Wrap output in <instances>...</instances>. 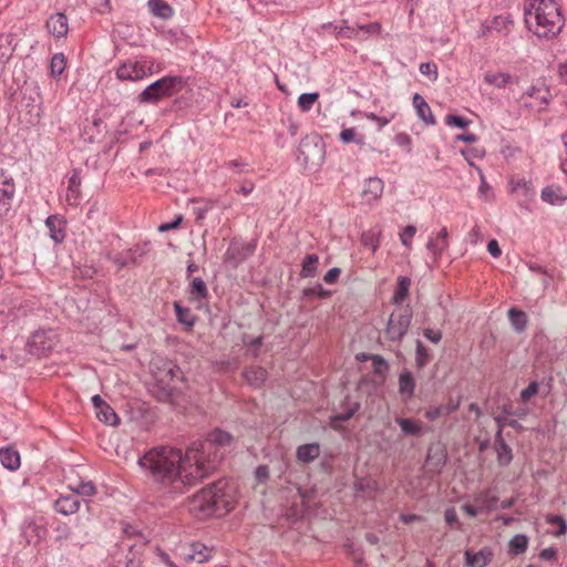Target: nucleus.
I'll return each mask as SVG.
<instances>
[{"label":"nucleus","mask_w":567,"mask_h":567,"mask_svg":"<svg viewBox=\"0 0 567 567\" xmlns=\"http://www.w3.org/2000/svg\"><path fill=\"white\" fill-rule=\"evenodd\" d=\"M96 413L97 419L106 425L116 426L120 424V417L115 413L114 409L109 404H105Z\"/></svg>","instance_id":"nucleus-42"},{"label":"nucleus","mask_w":567,"mask_h":567,"mask_svg":"<svg viewBox=\"0 0 567 567\" xmlns=\"http://www.w3.org/2000/svg\"><path fill=\"white\" fill-rule=\"evenodd\" d=\"M66 66V58L63 53H55L50 62V73L51 76L56 79L59 78Z\"/></svg>","instance_id":"nucleus-48"},{"label":"nucleus","mask_w":567,"mask_h":567,"mask_svg":"<svg viewBox=\"0 0 567 567\" xmlns=\"http://www.w3.org/2000/svg\"><path fill=\"white\" fill-rule=\"evenodd\" d=\"M13 34H0V71L3 70L16 50V44H13Z\"/></svg>","instance_id":"nucleus-27"},{"label":"nucleus","mask_w":567,"mask_h":567,"mask_svg":"<svg viewBox=\"0 0 567 567\" xmlns=\"http://www.w3.org/2000/svg\"><path fill=\"white\" fill-rule=\"evenodd\" d=\"M509 192L516 195L520 205L530 200L535 194L532 179H509Z\"/></svg>","instance_id":"nucleus-13"},{"label":"nucleus","mask_w":567,"mask_h":567,"mask_svg":"<svg viewBox=\"0 0 567 567\" xmlns=\"http://www.w3.org/2000/svg\"><path fill=\"white\" fill-rule=\"evenodd\" d=\"M494 447L497 453V463L499 466L505 467L511 464L513 460L512 447L505 442L502 434V425L495 434Z\"/></svg>","instance_id":"nucleus-17"},{"label":"nucleus","mask_w":567,"mask_h":567,"mask_svg":"<svg viewBox=\"0 0 567 567\" xmlns=\"http://www.w3.org/2000/svg\"><path fill=\"white\" fill-rule=\"evenodd\" d=\"M45 534L47 529L41 526H38L34 523H29L23 529V535L28 544L40 540L41 538L44 537Z\"/></svg>","instance_id":"nucleus-45"},{"label":"nucleus","mask_w":567,"mask_h":567,"mask_svg":"<svg viewBox=\"0 0 567 567\" xmlns=\"http://www.w3.org/2000/svg\"><path fill=\"white\" fill-rule=\"evenodd\" d=\"M80 499L79 497L71 493L66 495H60V497L54 502V509L62 515H71L79 511L80 508Z\"/></svg>","instance_id":"nucleus-20"},{"label":"nucleus","mask_w":567,"mask_h":567,"mask_svg":"<svg viewBox=\"0 0 567 567\" xmlns=\"http://www.w3.org/2000/svg\"><path fill=\"white\" fill-rule=\"evenodd\" d=\"M147 543L148 540L145 536H140L138 540L133 543L121 542L122 547L128 550L124 560V567H141V557Z\"/></svg>","instance_id":"nucleus-11"},{"label":"nucleus","mask_w":567,"mask_h":567,"mask_svg":"<svg viewBox=\"0 0 567 567\" xmlns=\"http://www.w3.org/2000/svg\"><path fill=\"white\" fill-rule=\"evenodd\" d=\"M525 22L529 29L535 22V34L539 38L560 33L565 19L556 0H527L524 7Z\"/></svg>","instance_id":"nucleus-3"},{"label":"nucleus","mask_w":567,"mask_h":567,"mask_svg":"<svg viewBox=\"0 0 567 567\" xmlns=\"http://www.w3.org/2000/svg\"><path fill=\"white\" fill-rule=\"evenodd\" d=\"M474 502L478 505L481 512H489L496 508L498 497L488 495V493H482L474 498Z\"/></svg>","instance_id":"nucleus-46"},{"label":"nucleus","mask_w":567,"mask_h":567,"mask_svg":"<svg viewBox=\"0 0 567 567\" xmlns=\"http://www.w3.org/2000/svg\"><path fill=\"white\" fill-rule=\"evenodd\" d=\"M383 188V179H364L361 196L364 202L371 203L381 197Z\"/></svg>","instance_id":"nucleus-23"},{"label":"nucleus","mask_w":567,"mask_h":567,"mask_svg":"<svg viewBox=\"0 0 567 567\" xmlns=\"http://www.w3.org/2000/svg\"><path fill=\"white\" fill-rule=\"evenodd\" d=\"M512 25H513V20H511L508 17L497 16L493 19L489 28L501 32V31H508L509 27H512Z\"/></svg>","instance_id":"nucleus-58"},{"label":"nucleus","mask_w":567,"mask_h":567,"mask_svg":"<svg viewBox=\"0 0 567 567\" xmlns=\"http://www.w3.org/2000/svg\"><path fill=\"white\" fill-rule=\"evenodd\" d=\"M154 382L150 384L151 394L159 402H169L175 393L176 384L154 373Z\"/></svg>","instance_id":"nucleus-12"},{"label":"nucleus","mask_w":567,"mask_h":567,"mask_svg":"<svg viewBox=\"0 0 567 567\" xmlns=\"http://www.w3.org/2000/svg\"><path fill=\"white\" fill-rule=\"evenodd\" d=\"M185 84L186 82L182 76H164L145 87L138 95V102L156 104L165 97H171L179 93Z\"/></svg>","instance_id":"nucleus-5"},{"label":"nucleus","mask_w":567,"mask_h":567,"mask_svg":"<svg viewBox=\"0 0 567 567\" xmlns=\"http://www.w3.org/2000/svg\"><path fill=\"white\" fill-rule=\"evenodd\" d=\"M45 226L49 229V235L55 244H60L65 238V220L59 215H50L45 219Z\"/></svg>","instance_id":"nucleus-22"},{"label":"nucleus","mask_w":567,"mask_h":567,"mask_svg":"<svg viewBox=\"0 0 567 567\" xmlns=\"http://www.w3.org/2000/svg\"><path fill=\"white\" fill-rule=\"evenodd\" d=\"M81 179H69L66 199L70 205H78L81 198Z\"/></svg>","instance_id":"nucleus-52"},{"label":"nucleus","mask_w":567,"mask_h":567,"mask_svg":"<svg viewBox=\"0 0 567 567\" xmlns=\"http://www.w3.org/2000/svg\"><path fill=\"white\" fill-rule=\"evenodd\" d=\"M303 295L307 297H319L320 299H326L330 297L331 292L326 290L320 284H317L315 287L306 288L303 290Z\"/></svg>","instance_id":"nucleus-59"},{"label":"nucleus","mask_w":567,"mask_h":567,"mask_svg":"<svg viewBox=\"0 0 567 567\" xmlns=\"http://www.w3.org/2000/svg\"><path fill=\"white\" fill-rule=\"evenodd\" d=\"M396 282L395 291L392 296V303L400 306L402 305L409 296L411 279L406 276H399Z\"/></svg>","instance_id":"nucleus-37"},{"label":"nucleus","mask_w":567,"mask_h":567,"mask_svg":"<svg viewBox=\"0 0 567 567\" xmlns=\"http://www.w3.org/2000/svg\"><path fill=\"white\" fill-rule=\"evenodd\" d=\"M447 247L449 233L446 227H443L436 237L431 238L426 244V248L432 254L434 261L442 257V254L447 249Z\"/></svg>","instance_id":"nucleus-19"},{"label":"nucleus","mask_w":567,"mask_h":567,"mask_svg":"<svg viewBox=\"0 0 567 567\" xmlns=\"http://www.w3.org/2000/svg\"><path fill=\"white\" fill-rule=\"evenodd\" d=\"M319 265V257L316 254H308L302 260V268L300 271V276L302 278H312L317 275V269Z\"/></svg>","instance_id":"nucleus-41"},{"label":"nucleus","mask_w":567,"mask_h":567,"mask_svg":"<svg viewBox=\"0 0 567 567\" xmlns=\"http://www.w3.org/2000/svg\"><path fill=\"white\" fill-rule=\"evenodd\" d=\"M159 377L166 379L169 383L175 384L176 380L182 378L181 368L173 363L172 361L165 362L162 368H158V371L155 372Z\"/></svg>","instance_id":"nucleus-39"},{"label":"nucleus","mask_w":567,"mask_h":567,"mask_svg":"<svg viewBox=\"0 0 567 567\" xmlns=\"http://www.w3.org/2000/svg\"><path fill=\"white\" fill-rule=\"evenodd\" d=\"M264 342V336L252 338L249 334L243 336V343L250 349L252 358H258L260 353V347Z\"/></svg>","instance_id":"nucleus-51"},{"label":"nucleus","mask_w":567,"mask_h":567,"mask_svg":"<svg viewBox=\"0 0 567 567\" xmlns=\"http://www.w3.org/2000/svg\"><path fill=\"white\" fill-rule=\"evenodd\" d=\"M395 422L405 436L419 437L423 434V424L419 420L398 416L395 417Z\"/></svg>","instance_id":"nucleus-29"},{"label":"nucleus","mask_w":567,"mask_h":567,"mask_svg":"<svg viewBox=\"0 0 567 567\" xmlns=\"http://www.w3.org/2000/svg\"><path fill=\"white\" fill-rule=\"evenodd\" d=\"M241 374L245 381L255 389H260L268 378L267 370L261 365L246 367Z\"/></svg>","instance_id":"nucleus-18"},{"label":"nucleus","mask_w":567,"mask_h":567,"mask_svg":"<svg viewBox=\"0 0 567 567\" xmlns=\"http://www.w3.org/2000/svg\"><path fill=\"white\" fill-rule=\"evenodd\" d=\"M187 456L188 449L183 453L177 447L157 445L140 455L137 465L158 493L175 497L203 480L200 468Z\"/></svg>","instance_id":"nucleus-1"},{"label":"nucleus","mask_w":567,"mask_h":567,"mask_svg":"<svg viewBox=\"0 0 567 567\" xmlns=\"http://www.w3.org/2000/svg\"><path fill=\"white\" fill-rule=\"evenodd\" d=\"M147 61H126L122 63L116 70L117 79L124 81H137L142 80L147 75Z\"/></svg>","instance_id":"nucleus-8"},{"label":"nucleus","mask_w":567,"mask_h":567,"mask_svg":"<svg viewBox=\"0 0 567 567\" xmlns=\"http://www.w3.org/2000/svg\"><path fill=\"white\" fill-rule=\"evenodd\" d=\"M512 76L508 73H491L487 72L484 81L498 89L505 87L511 82Z\"/></svg>","instance_id":"nucleus-49"},{"label":"nucleus","mask_w":567,"mask_h":567,"mask_svg":"<svg viewBox=\"0 0 567 567\" xmlns=\"http://www.w3.org/2000/svg\"><path fill=\"white\" fill-rule=\"evenodd\" d=\"M542 199L550 205H563L567 200V193L560 187L554 185L547 186L542 190Z\"/></svg>","instance_id":"nucleus-33"},{"label":"nucleus","mask_w":567,"mask_h":567,"mask_svg":"<svg viewBox=\"0 0 567 567\" xmlns=\"http://www.w3.org/2000/svg\"><path fill=\"white\" fill-rule=\"evenodd\" d=\"M419 71L423 75L432 76V80L435 81L437 79V66L434 62L421 63L419 66Z\"/></svg>","instance_id":"nucleus-62"},{"label":"nucleus","mask_w":567,"mask_h":567,"mask_svg":"<svg viewBox=\"0 0 567 567\" xmlns=\"http://www.w3.org/2000/svg\"><path fill=\"white\" fill-rule=\"evenodd\" d=\"M147 8L154 17L163 20H168L174 14L173 8L164 0H148Z\"/></svg>","instance_id":"nucleus-35"},{"label":"nucleus","mask_w":567,"mask_h":567,"mask_svg":"<svg viewBox=\"0 0 567 567\" xmlns=\"http://www.w3.org/2000/svg\"><path fill=\"white\" fill-rule=\"evenodd\" d=\"M416 233V228L413 225L406 226L403 231L400 234V239L403 246L409 247L411 245V240Z\"/></svg>","instance_id":"nucleus-63"},{"label":"nucleus","mask_w":567,"mask_h":567,"mask_svg":"<svg viewBox=\"0 0 567 567\" xmlns=\"http://www.w3.org/2000/svg\"><path fill=\"white\" fill-rule=\"evenodd\" d=\"M354 491L371 495L377 491V483L368 478H359L354 482Z\"/></svg>","instance_id":"nucleus-54"},{"label":"nucleus","mask_w":567,"mask_h":567,"mask_svg":"<svg viewBox=\"0 0 567 567\" xmlns=\"http://www.w3.org/2000/svg\"><path fill=\"white\" fill-rule=\"evenodd\" d=\"M233 441L230 433L216 429L204 441L193 442L188 446L187 457L194 460L195 465L200 468L203 480L217 470Z\"/></svg>","instance_id":"nucleus-2"},{"label":"nucleus","mask_w":567,"mask_h":567,"mask_svg":"<svg viewBox=\"0 0 567 567\" xmlns=\"http://www.w3.org/2000/svg\"><path fill=\"white\" fill-rule=\"evenodd\" d=\"M174 310L177 321L181 324H184L187 331L193 330L196 322V316L192 312V310L187 307H183L178 301L174 302Z\"/></svg>","instance_id":"nucleus-36"},{"label":"nucleus","mask_w":567,"mask_h":567,"mask_svg":"<svg viewBox=\"0 0 567 567\" xmlns=\"http://www.w3.org/2000/svg\"><path fill=\"white\" fill-rule=\"evenodd\" d=\"M320 455L319 443L302 444L297 447L296 457L300 463L309 464Z\"/></svg>","instance_id":"nucleus-26"},{"label":"nucleus","mask_w":567,"mask_h":567,"mask_svg":"<svg viewBox=\"0 0 567 567\" xmlns=\"http://www.w3.org/2000/svg\"><path fill=\"white\" fill-rule=\"evenodd\" d=\"M45 27L55 39L64 38L69 32L68 17L63 12H56L49 17Z\"/></svg>","instance_id":"nucleus-14"},{"label":"nucleus","mask_w":567,"mask_h":567,"mask_svg":"<svg viewBox=\"0 0 567 567\" xmlns=\"http://www.w3.org/2000/svg\"><path fill=\"white\" fill-rule=\"evenodd\" d=\"M14 193L13 179H0V218L11 209Z\"/></svg>","instance_id":"nucleus-15"},{"label":"nucleus","mask_w":567,"mask_h":567,"mask_svg":"<svg viewBox=\"0 0 567 567\" xmlns=\"http://www.w3.org/2000/svg\"><path fill=\"white\" fill-rule=\"evenodd\" d=\"M124 537L122 542L126 543H133L135 540H138L140 536H144L140 529L132 525H125L123 528Z\"/></svg>","instance_id":"nucleus-61"},{"label":"nucleus","mask_w":567,"mask_h":567,"mask_svg":"<svg viewBox=\"0 0 567 567\" xmlns=\"http://www.w3.org/2000/svg\"><path fill=\"white\" fill-rule=\"evenodd\" d=\"M464 557L468 567H486L493 558V550L489 547H483L478 551L466 549Z\"/></svg>","instance_id":"nucleus-16"},{"label":"nucleus","mask_w":567,"mask_h":567,"mask_svg":"<svg viewBox=\"0 0 567 567\" xmlns=\"http://www.w3.org/2000/svg\"><path fill=\"white\" fill-rule=\"evenodd\" d=\"M107 259L115 264L118 270L130 266H136L138 264L136 251L133 249H127L115 255H109Z\"/></svg>","instance_id":"nucleus-32"},{"label":"nucleus","mask_w":567,"mask_h":567,"mask_svg":"<svg viewBox=\"0 0 567 567\" xmlns=\"http://www.w3.org/2000/svg\"><path fill=\"white\" fill-rule=\"evenodd\" d=\"M412 320L410 306L403 308L399 313H392L389 318L385 334L390 341H401L408 333Z\"/></svg>","instance_id":"nucleus-7"},{"label":"nucleus","mask_w":567,"mask_h":567,"mask_svg":"<svg viewBox=\"0 0 567 567\" xmlns=\"http://www.w3.org/2000/svg\"><path fill=\"white\" fill-rule=\"evenodd\" d=\"M213 556V548L207 547L202 543L190 544L188 551L184 554L187 561H196L203 564L208 561Z\"/></svg>","instance_id":"nucleus-21"},{"label":"nucleus","mask_w":567,"mask_h":567,"mask_svg":"<svg viewBox=\"0 0 567 567\" xmlns=\"http://www.w3.org/2000/svg\"><path fill=\"white\" fill-rule=\"evenodd\" d=\"M0 462L3 467L9 471H16L20 467V454L13 446H6L0 449Z\"/></svg>","instance_id":"nucleus-28"},{"label":"nucleus","mask_w":567,"mask_h":567,"mask_svg":"<svg viewBox=\"0 0 567 567\" xmlns=\"http://www.w3.org/2000/svg\"><path fill=\"white\" fill-rule=\"evenodd\" d=\"M299 154L303 156L305 161H308L311 155H320L321 146L318 144L317 135H307L300 141Z\"/></svg>","instance_id":"nucleus-31"},{"label":"nucleus","mask_w":567,"mask_h":567,"mask_svg":"<svg viewBox=\"0 0 567 567\" xmlns=\"http://www.w3.org/2000/svg\"><path fill=\"white\" fill-rule=\"evenodd\" d=\"M189 296L192 300L202 301L204 299H207L208 297V289L205 284V281L199 278L195 277L193 278L190 285H189Z\"/></svg>","instance_id":"nucleus-40"},{"label":"nucleus","mask_w":567,"mask_h":567,"mask_svg":"<svg viewBox=\"0 0 567 567\" xmlns=\"http://www.w3.org/2000/svg\"><path fill=\"white\" fill-rule=\"evenodd\" d=\"M71 491L73 494L84 497L94 496L97 492L95 484L92 481L80 482L75 486H71Z\"/></svg>","instance_id":"nucleus-50"},{"label":"nucleus","mask_w":567,"mask_h":567,"mask_svg":"<svg viewBox=\"0 0 567 567\" xmlns=\"http://www.w3.org/2000/svg\"><path fill=\"white\" fill-rule=\"evenodd\" d=\"M550 99V93L547 87L532 85L523 95V104L526 107H537L538 110L544 109Z\"/></svg>","instance_id":"nucleus-10"},{"label":"nucleus","mask_w":567,"mask_h":567,"mask_svg":"<svg viewBox=\"0 0 567 567\" xmlns=\"http://www.w3.org/2000/svg\"><path fill=\"white\" fill-rule=\"evenodd\" d=\"M413 106L416 110L417 116L429 125H435L436 121L434 115L432 114L431 107L425 101V99L419 94L415 93L413 95Z\"/></svg>","instance_id":"nucleus-25"},{"label":"nucleus","mask_w":567,"mask_h":567,"mask_svg":"<svg viewBox=\"0 0 567 567\" xmlns=\"http://www.w3.org/2000/svg\"><path fill=\"white\" fill-rule=\"evenodd\" d=\"M507 315L511 326L516 332L520 333L526 330L528 319L527 315L523 310H519L517 308H511Z\"/></svg>","instance_id":"nucleus-38"},{"label":"nucleus","mask_w":567,"mask_h":567,"mask_svg":"<svg viewBox=\"0 0 567 567\" xmlns=\"http://www.w3.org/2000/svg\"><path fill=\"white\" fill-rule=\"evenodd\" d=\"M509 553L519 555L526 551L528 547V537L524 534H517L509 540Z\"/></svg>","instance_id":"nucleus-47"},{"label":"nucleus","mask_w":567,"mask_h":567,"mask_svg":"<svg viewBox=\"0 0 567 567\" xmlns=\"http://www.w3.org/2000/svg\"><path fill=\"white\" fill-rule=\"evenodd\" d=\"M381 230L378 228H371L363 233L361 236V243L364 247L370 248L372 252H375L380 245Z\"/></svg>","instance_id":"nucleus-43"},{"label":"nucleus","mask_w":567,"mask_h":567,"mask_svg":"<svg viewBox=\"0 0 567 567\" xmlns=\"http://www.w3.org/2000/svg\"><path fill=\"white\" fill-rule=\"evenodd\" d=\"M318 99V92L302 93L298 97V106L302 112H309Z\"/></svg>","instance_id":"nucleus-53"},{"label":"nucleus","mask_w":567,"mask_h":567,"mask_svg":"<svg viewBox=\"0 0 567 567\" xmlns=\"http://www.w3.org/2000/svg\"><path fill=\"white\" fill-rule=\"evenodd\" d=\"M478 194L484 200H491L494 197L493 188L488 185L486 179H481Z\"/></svg>","instance_id":"nucleus-64"},{"label":"nucleus","mask_w":567,"mask_h":567,"mask_svg":"<svg viewBox=\"0 0 567 567\" xmlns=\"http://www.w3.org/2000/svg\"><path fill=\"white\" fill-rule=\"evenodd\" d=\"M539 391V383L532 381L524 390L520 391L519 400L523 403H527L533 396Z\"/></svg>","instance_id":"nucleus-57"},{"label":"nucleus","mask_w":567,"mask_h":567,"mask_svg":"<svg viewBox=\"0 0 567 567\" xmlns=\"http://www.w3.org/2000/svg\"><path fill=\"white\" fill-rule=\"evenodd\" d=\"M370 361L372 362L373 372L375 374L383 375L389 370L388 361L380 354L370 357Z\"/></svg>","instance_id":"nucleus-56"},{"label":"nucleus","mask_w":567,"mask_h":567,"mask_svg":"<svg viewBox=\"0 0 567 567\" xmlns=\"http://www.w3.org/2000/svg\"><path fill=\"white\" fill-rule=\"evenodd\" d=\"M446 451L442 446H431L427 452L426 462L433 466L436 472H440L446 464Z\"/></svg>","instance_id":"nucleus-34"},{"label":"nucleus","mask_w":567,"mask_h":567,"mask_svg":"<svg viewBox=\"0 0 567 567\" xmlns=\"http://www.w3.org/2000/svg\"><path fill=\"white\" fill-rule=\"evenodd\" d=\"M431 354L427 348L423 344L421 340H416L415 343V365L417 369H423L431 361Z\"/></svg>","instance_id":"nucleus-44"},{"label":"nucleus","mask_w":567,"mask_h":567,"mask_svg":"<svg viewBox=\"0 0 567 567\" xmlns=\"http://www.w3.org/2000/svg\"><path fill=\"white\" fill-rule=\"evenodd\" d=\"M445 123L449 126H456V127L463 128V131H464L467 127V125L470 124V120H467L463 116H460V115L447 114L445 117Z\"/></svg>","instance_id":"nucleus-60"},{"label":"nucleus","mask_w":567,"mask_h":567,"mask_svg":"<svg viewBox=\"0 0 567 567\" xmlns=\"http://www.w3.org/2000/svg\"><path fill=\"white\" fill-rule=\"evenodd\" d=\"M416 382L413 374L404 369L399 375V393L405 399H411L414 395Z\"/></svg>","instance_id":"nucleus-30"},{"label":"nucleus","mask_w":567,"mask_h":567,"mask_svg":"<svg viewBox=\"0 0 567 567\" xmlns=\"http://www.w3.org/2000/svg\"><path fill=\"white\" fill-rule=\"evenodd\" d=\"M23 103L30 114V123H38L42 115V97L40 87L33 85L28 87L23 94Z\"/></svg>","instance_id":"nucleus-9"},{"label":"nucleus","mask_w":567,"mask_h":567,"mask_svg":"<svg viewBox=\"0 0 567 567\" xmlns=\"http://www.w3.org/2000/svg\"><path fill=\"white\" fill-rule=\"evenodd\" d=\"M546 523L549 525L558 526L557 532H555V536L559 537L567 533V522L560 515H548L546 517Z\"/></svg>","instance_id":"nucleus-55"},{"label":"nucleus","mask_w":567,"mask_h":567,"mask_svg":"<svg viewBox=\"0 0 567 567\" xmlns=\"http://www.w3.org/2000/svg\"><path fill=\"white\" fill-rule=\"evenodd\" d=\"M58 342L59 336L54 329H39L30 336L25 348L30 354L41 358L49 355Z\"/></svg>","instance_id":"nucleus-6"},{"label":"nucleus","mask_w":567,"mask_h":567,"mask_svg":"<svg viewBox=\"0 0 567 567\" xmlns=\"http://www.w3.org/2000/svg\"><path fill=\"white\" fill-rule=\"evenodd\" d=\"M227 481L221 478L202 488L189 499V511L200 517L223 516L233 509V496L226 492Z\"/></svg>","instance_id":"nucleus-4"},{"label":"nucleus","mask_w":567,"mask_h":567,"mask_svg":"<svg viewBox=\"0 0 567 567\" xmlns=\"http://www.w3.org/2000/svg\"><path fill=\"white\" fill-rule=\"evenodd\" d=\"M341 405L342 408H346V411L339 414H334L330 417L331 426L336 430L339 429L338 423L349 421L360 410L361 406L360 402L350 403L349 395L344 398Z\"/></svg>","instance_id":"nucleus-24"}]
</instances>
